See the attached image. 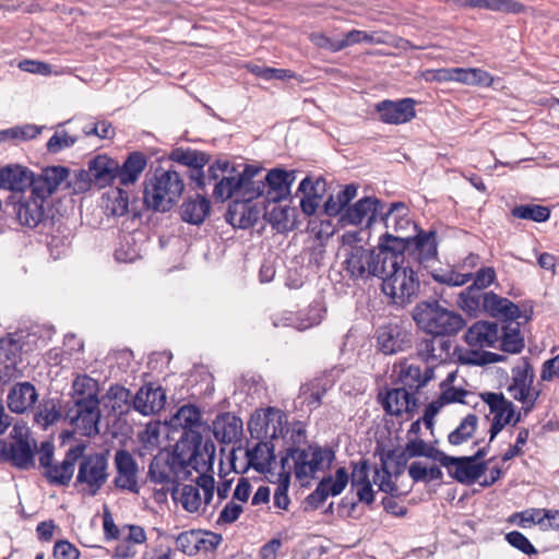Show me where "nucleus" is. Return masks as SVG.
<instances>
[{
	"mask_svg": "<svg viewBox=\"0 0 559 559\" xmlns=\"http://www.w3.org/2000/svg\"><path fill=\"white\" fill-rule=\"evenodd\" d=\"M472 348L495 347L499 341V328L495 322L478 321L464 335Z\"/></svg>",
	"mask_w": 559,
	"mask_h": 559,
	"instance_id": "obj_27",
	"label": "nucleus"
},
{
	"mask_svg": "<svg viewBox=\"0 0 559 559\" xmlns=\"http://www.w3.org/2000/svg\"><path fill=\"white\" fill-rule=\"evenodd\" d=\"M70 171L64 166L46 167L37 176L33 174L32 193L46 202L58 187L68 179Z\"/></svg>",
	"mask_w": 559,
	"mask_h": 559,
	"instance_id": "obj_20",
	"label": "nucleus"
},
{
	"mask_svg": "<svg viewBox=\"0 0 559 559\" xmlns=\"http://www.w3.org/2000/svg\"><path fill=\"white\" fill-rule=\"evenodd\" d=\"M383 211L384 205L378 199L367 197L348 207L343 219L352 225L366 224V226H370L378 216H382Z\"/></svg>",
	"mask_w": 559,
	"mask_h": 559,
	"instance_id": "obj_23",
	"label": "nucleus"
},
{
	"mask_svg": "<svg viewBox=\"0 0 559 559\" xmlns=\"http://www.w3.org/2000/svg\"><path fill=\"white\" fill-rule=\"evenodd\" d=\"M190 438L179 440L173 451L160 450L148 466L147 479L162 486L163 496H166L165 491L175 495L179 483L192 478L197 473L204 501L209 503L214 497L215 481L207 472L213 468L216 448L211 439L201 444L198 435L192 433Z\"/></svg>",
	"mask_w": 559,
	"mask_h": 559,
	"instance_id": "obj_1",
	"label": "nucleus"
},
{
	"mask_svg": "<svg viewBox=\"0 0 559 559\" xmlns=\"http://www.w3.org/2000/svg\"><path fill=\"white\" fill-rule=\"evenodd\" d=\"M377 348L384 355H395L412 347V333L399 322L380 325L376 331Z\"/></svg>",
	"mask_w": 559,
	"mask_h": 559,
	"instance_id": "obj_15",
	"label": "nucleus"
},
{
	"mask_svg": "<svg viewBox=\"0 0 559 559\" xmlns=\"http://www.w3.org/2000/svg\"><path fill=\"white\" fill-rule=\"evenodd\" d=\"M349 476L344 467L335 472V477H323L317 488L307 497V502L314 509H318L329 496L340 495L348 484Z\"/></svg>",
	"mask_w": 559,
	"mask_h": 559,
	"instance_id": "obj_22",
	"label": "nucleus"
},
{
	"mask_svg": "<svg viewBox=\"0 0 559 559\" xmlns=\"http://www.w3.org/2000/svg\"><path fill=\"white\" fill-rule=\"evenodd\" d=\"M140 212H134L122 223L120 241L115 250V259L120 263H133L140 258L139 246Z\"/></svg>",
	"mask_w": 559,
	"mask_h": 559,
	"instance_id": "obj_16",
	"label": "nucleus"
},
{
	"mask_svg": "<svg viewBox=\"0 0 559 559\" xmlns=\"http://www.w3.org/2000/svg\"><path fill=\"white\" fill-rule=\"evenodd\" d=\"M211 202L207 198L197 194L189 198L180 206L181 219L192 225H201L210 215Z\"/></svg>",
	"mask_w": 559,
	"mask_h": 559,
	"instance_id": "obj_35",
	"label": "nucleus"
},
{
	"mask_svg": "<svg viewBox=\"0 0 559 559\" xmlns=\"http://www.w3.org/2000/svg\"><path fill=\"white\" fill-rule=\"evenodd\" d=\"M406 453L408 456L412 457H427L435 462H439L441 464V461L443 460L445 453L438 450L433 445L427 443L420 438H408V441L405 445Z\"/></svg>",
	"mask_w": 559,
	"mask_h": 559,
	"instance_id": "obj_47",
	"label": "nucleus"
},
{
	"mask_svg": "<svg viewBox=\"0 0 559 559\" xmlns=\"http://www.w3.org/2000/svg\"><path fill=\"white\" fill-rule=\"evenodd\" d=\"M506 540L518 550L525 555L537 554L536 548L532 545L528 538L519 531H512L506 535Z\"/></svg>",
	"mask_w": 559,
	"mask_h": 559,
	"instance_id": "obj_59",
	"label": "nucleus"
},
{
	"mask_svg": "<svg viewBox=\"0 0 559 559\" xmlns=\"http://www.w3.org/2000/svg\"><path fill=\"white\" fill-rule=\"evenodd\" d=\"M252 437L264 439L283 438L287 448L302 449L307 444L306 428L301 423H294L287 427L286 415L274 407H269L262 416L251 419L248 424Z\"/></svg>",
	"mask_w": 559,
	"mask_h": 559,
	"instance_id": "obj_5",
	"label": "nucleus"
},
{
	"mask_svg": "<svg viewBox=\"0 0 559 559\" xmlns=\"http://www.w3.org/2000/svg\"><path fill=\"white\" fill-rule=\"evenodd\" d=\"M294 210L289 206L274 203L271 210H266L264 218L272 225L277 233H284L293 228L292 219Z\"/></svg>",
	"mask_w": 559,
	"mask_h": 559,
	"instance_id": "obj_43",
	"label": "nucleus"
},
{
	"mask_svg": "<svg viewBox=\"0 0 559 559\" xmlns=\"http://www.w3.org/2000/svg\"><path fill=\"white\" fill-rule=\"evenodd\" d=\"M43 128L36 124L26 123L0 130V145L7 142L17 143L37 138Z\"/></svg>",
	"mask_w": 559,
	"mask_h": 559,
	"instance_id": "obj_46",
	"label": "nucleus"
},
{
	"mask_svg": "<svg viewBox=\"0 0 559 559\" xmlns=\"http://www.w3.org/2000/svg\"><path fill=\"white\" fill-rule=\"evenodd\" d=\"M519 319H508L502 325L501 349L510 354H518L524 347Z\"/></svg>",
	"mask_w": 559,
	"mask_h": 559,
	"instance_id": "obj_41",
	"label": "nucleus"
},
{
	"mask_svg": "<svg viewBox=\"0 0 559 559\" xmlns=\"http://www.w3.org/2000/svg\"><path fill=\"white\" fill-rule=\"evenodd\" d=\"M488 447L479 448L471 456L444 455L441 465L459 483L465 485L474 484L486 471L487 462H479L487 454Z\"/></svg>",
	"mask_w": 559,
	"mask_h": 559,
	"instance_id": "obj_12",
	"label": "nucleus"
},
{
	"mask_svg": "<svg viewBox=\"0 0 559 559\" xmlns=\"http://www.w3.org/2000/svg\"><path fill=\"white\" fill-rule=\"evenodd\" d=\"M478 417L475 414H468L462 419L460 425L449 433L448 441L452 445H460L469 440L476 431Z\"/></svg>",
	"mask_w": 559,
	"mask_h": 559,
	"instance_id": "obj_49",
	"label": "nucleus"
},
{
	"mask_svg": "<svg viewBox=\"0 0 559 559\" xmlns=\"http://www.w3.org/2000/svg\"><path fill=\"white\" fill-rule=\"evenodd\" d=\"M33 174L17 164L0 167V189L9 190L12 194L25 193L32 189Z\"/></svg>",
	"mask_w": 559,
	"mask_h": 559,
	"instance_id": "obj_24",
	"label": "nucleus"
},
{
	"mask_svg": "<svg viewBox=\"0 0 559 559\" xmlns=\"http://www.w3.org/2000/svg\"><path fill=\"white\" fill-rule=\"evenodd\" d=\"M45 203L44 199L33 194L32 189H29L25 193L11 194L7 201V206L12 207L11 213L15 215L21 225L34 228L46 216Z\"/></svg>",
	"mask_w": 559,
	"mask_h": 559,
	"instance_id": "obj_13",
	"label": "nucleus"
},
{
	"mask_svg": "<svg viewBox=\"0 0 559 559\" xmlns=\"http://www.w3.org/2000/svg\"><path fill=\"white\" fill-rule=\"evenodd\" d=\"M86 450L85 443L72 445L66 452L61 463L53 464L44 472V477L50 485L68 486L74 475L75 465Z\"/></svg>",
	"mask_w": 559,
	"mask_h": 559,
	"instance_id": "obj_17",
	"label": "nucleus"
},
{
	"mask_svg": "<svg viewBox=\"0 0 559 559\" xmlns=\"http://www.w3.org/2000/svg\"><path fill=\"white\" fill-rule=\"evenodd\" d=\"M105 207L110 215H124L129 209L128 193L121 188H116L108 194Z\"/></svg>",
	"mask_w": 559,
	"mask_h": 559,
	"instance_id": "obj_53",
	"label": "nucleus"
},
{
	"mask_svg": "<svg viewBox=\"0 0 559 559\" xmlns=\"http://www.w3.org/2000/svg\"><path fill=\"white\" fill-rule=\"evenodd\" d=\"M407 213L405 203L393 202L386 211H383L381 221L384 222L388 229L392 228L397 235H403V231L412 226Z\"/></svg>",
	"mask_w": 559,
	"mask_h": 559,
	"instance_id": "obj_38",
	"label": "nucleus"
},
{
	"mask_svg": "<svg viewBox=\"0 0 559 559\" xmlns=\"http://www.w3.org/2000/svg\"><path fill=\"white\" fill-rule=\"evenodd\" d=\"M245 170H250V178L248 185H242L240 195L246 202L259 198L262 194L266 195V185L264 180H254V177L260 173V169L250 165L245 167Z\"/></svg>",
	"mask_w": 559,
	"mask_h": 559,
	"instance_id": "obj_51",
	"label": "nucleus"
},
{
	"mask_svg": "<svg viewBox=\"0 0 559 559\" xmlns=\"http://www.w3.org/2000/svg\"><path fill=\"white\" fill-rule=\"evenodd\" d=\"M52 556L55 559H79L80 550L69 540L61 539L56 542Z\"/></svg>",
	"mask_w": 559,
	"mask_h": 559,
	"instance_id": "obj_63",
	"label": "nucleus"
},
{
	"mask_svg": "<svg viewBox=\"0 0 559 559\" xmlns=\"http://www.w3.org/2000/svg\"><path fill=\"white\" fill-rule=\"evenodd\" d=\"M36 443L31 445L28 439L22 436L14 438L13 441L8 442V463L12 466L26 471L35 466V452Z\"/></svg>",
	"mask_w": 559,
	"mask_h": 559,
	"instance_id": "obj_29",
	"label": "nucleus"
},
{
	"mask_svg": "<svg viewBox=\"0 0 559 559\" xmlns=\"http://www.w3.org/2000/svg\"><path fill=\"white\" fill-rule=\"evenodd\" d=\"M451 343L443 336H426L416 345L417 355L427 364L437 365L450 357Z\"/></svg>",
	"mask_w": 559,
	"mask_h": 559,
	"instance_id": "obj_25",
	"label": "nucleus"
},
{
	"mask_svg": "<svg viewBox=\"0 0 559 559\" xmlns=\"http://www.w3.org/2000/svg\"><path fill=\"white\" fill-rule=\"evenodd\" d=\"M376 110L383 123L402 124L411 121L415 115V100L403 98L396 102L382 100L376 105Z\"/></svg>",
	"mask_w": 559,
	"mask_h": 559,
	"instance_id": "obj_19",
	"label": "nucleus"
},
{
	"mask_svg": "<svg viewBox=\"0 0 559 559\" xmlns=\"http://www.w3.org/2000/svg\"><path fill=\"white\" fill-rule=\"evenodd\" d=\"M174 421L176 425L181 426L183 428V433L179 440H183L185 438L191 439L190 435L195 433L200 437V443L205 444L206 440H203L199 428L202 426L201 421V413L199 408L194 405H183L181 406L175 417Z\"/></svg>",
	"mask_w": 559,
	"mask_h": 559,
	"instance_id": "obj_34",
	"label": "nucleus"
},
{
	"mask_svg": "<svg viewBox=\"0 0 559 559\" xmlns=\"http://www.w3.org/2000/svg\"><path fill=\"white\" fill-rule=\"evenodd\" d=\"M62 413L64 419L82 436L94 437L98 435L100 419L98 383L87 374L74 379L71 388L70 400L63 406L59 401L50 399L44 401L35 420L48 427L57 423Z\"/></svg>",
	"mask_w": 559,
	"mask_h": 559,
	"instance_id": "obj_2",
	"label": "nucleus"
},
{
	"mask_svg": "<svg viewBox=\"0 0 559 559\" xmlns=\"http://www.w3.org/2000/svg\"><path fill=\"white\" fill-rule=\"evenodd\" d=\"M185 189L180 175L173 167H157L143 190V202L147 209L167 212L178 202Z\"/></svg>",
	"mask_w": 559,
	"mask_h": 559,
	"instance_id": "obj_6",
	"label": "nucleus"
},
{
	"mask_svg": "<svg viewBox=\"0 0 559 559\" xmlns=\"http://www.w3.org/2000/svg\"><path fill=\"white\" fill-rule=\"evenodd\" d=\"M433 374V370L431 368H427L425 373H421V370L418 366L407 365L402 367L399 381L402 384V388H406L408 391L417 392L420 388H423Z\"/></svg>",
	"mask_w": 559,
	"mask_h": 559,
	"instance_id": "obj_40",
	"label": "nucleus"
},
{
	"mask_svg": "<svg viewBox=\"0 0 559 559\" xmlns=\"http://www.w3.org/2000/svg\"><path fill=\"white\" fill-rule=\"evenodd\" d=\"M74 486H82V492L94 497L108 479V460L103 453L84 454L79 459Z\"/></svg>",
	"mask_w": 559,
	"mask_h": 559,
	"instance_id": "obj_11",
	"label": "nucleus"
},
{
	"mask_svg": "<svg viewBox=\"0 0 559 559\" xmlns=\"http://www.w3.org/2000/svg\"><path fill=\"white\" fill-rule=\"evenodd\" d=\"M70 171L64 166L46 167L37 176L33 174L32 193L46 202L58 187L68 179Z\"/></svg>",
	"mask_w": 559,
	"mask_h": 559,
	"instance_id": "obj_21",
	"label": "nucleus"
},
{
	"mask_svg": "<svg viewBox=\"0 0 559 559\" xmlns=\"http://www.w3.org/2000/svg\"><path fill=\"white\" fill-rule=\"evenodd\" d=\"M392 474L394 473L391 468L381 466V471L378 468L374 471L373 481L378 484L381 491L394 495L397 492V486L391 479Z\"/></svg>",
	"mask_w": 559,
	"mask_h": 559,
	"instance_id": "obj_60",
	"label": "nucleus"
},
{
	"mask_svg": "<svg viewBox=\"0 0 559 559\" xmlns=\"http://www.w3.org/2000/svg\"><path fill=\"white\" fill-rule=\"evenodd\" d=\"M545 511L546 510L542 509H528L523 512H518L513 514V521H515L521 527H527L532 524H540L545 519Z\"/></svg>",
	"mask_w": 559,
	"mask_h": 559,
	"instance_id": "obj_61",
	"label": "nucleus"
},
{
	"mask_svg": "<svg viewBox=\"0 0 559 559\" xmlns=\"http://www.w3.org/2000/svg\"><path fill=\"white\" fill-rule=\"evenodd\" d=\"M22 361V344L20 341L8 337L0 340V366L5 376H12Z\"/></svg>",
	"mask_w": 559,
	"mask_h": 559,
	"instance_id": "obj_37",
	"label": "nucleus"
},
{
	"mask_svg": "<svg viewBox=\"0 0 559 559\" xmlns=\"http://www.w3.org/2000/svg\"><path fill=\"white\" fill-rule=\"evenodd\" d=\"M68 185L76 194L88 191L94 186L90 168L75 171Z\"/></svg>",
	"mask_w": 559,
	"mask_h": 559,
	"instance_id": "obj_57",
	"label": "nucleus"
},
{
	"mask_svg": "<svg viewBox=\"0 0 559 559\" xmlns=\"http://www.w3.org/2000/svg\"><path fill=\"white\" fill-rule=\"evenodd\" d=\"M169 158L173 162L192 168L190 174L191 181L195 182L199 189L205 188L206 181L203 167L210 162V156L206 153L193 148L178 147L170 153Z\"/></svg>",
	"mask_w": 559,
	"mask_h": 559,
	"instance_id": "obj_18",
	"label": "nucleus"
},
{
	"mask_svg": "<svg viewBox=\"0 0 559 559\" xmlns=\"http://www.w3.org/2000/svg\"><path fill=\"white\" fill-rule=\"evenodd\" d=\"M289 480V472H280V485L275 489L273 503L276 508L282 510H286L290 503L287 495Z\"/></svg>",
	"mask_w": 559,
	"mask_h": 559,
	"instance_id": "obj_56",
	"label": "nucleus"
},
{
	"mask_svg": "<svg viewBox=\"0 0 559 559\" xmlns=\"http://www.w3.org/2000/svg\"><path fill=\"white\" fill-rule=\"evenodd\" d=\"M484 402L488 405L493 418L511 423L514 416V408L512 402L504 399L502 394L485 393L483 394Z\"/></svg>",
	"mask_w": 559,
	"mask_h": 559,
	"instance_id": "obj_44",
	"label": "nucleus"
},
{
	"mask_svg": "<svg viewBox=\"0 0 559 559\" xmlns=\"http://www.w3.org/2000/svg\"><path fill=\"white\" fill-rule=\"evenodd\" d=\"M484 310L495 318H501L503 321L522 318L520 308L515 304L492 292L485 294Z\"/></svg>",
	"mask_w": 559,
	"mask_h": 559,
	"instance_id": "obj_33",
	"label": "nucleus"
},
{
	"mask_svg": "<svg viewBox=\"0 0 559 559\" xmlns=\"http://www.w3.org/2000/svg\"><path fill=\"white\" fill-rule=\"evenodd\" d=\"M259 442L247 450V459L250 467L259 473L266 472L275 461L274 448L271 439L258 438Z\"/></svg>",
	"mask_w": 559,
	"mask_h": 559,
	"instance_id": "obj_32",
	"label": "nucleus"
},
{
	"mask_svg": "<svg viewBox=\"0 0 559 559\" xmlns=\"http://www.w3.org/2000/svg\"><path fill=\"white\" fill-rule=\"evenodd\" d=\"M391 242L385 239V234L380 237L379 243L373 249L362 246H350L346 249L343 262L344 270L354 280H366L370 276L379 277L385 272V262L391 263Z\"/></svg>",
	"mask_w": 559,
	"mask_h": 559,
	"instance_id": "obj_4",
	"label": "nucleus"
},
{
	"mask_svg": "<svg viewBox=\"0 0 559 559\" xmlns=\"http://www.w3.org/2000/svg\"><path fill=\"white\" fill-rule=\"evenodd\" d=\"M199 536L201 531H186L180 533L176 538L177 549L188 556H194L198 554Z\"/></svg>",
	"mask_w": 559,
	"mask_h": 559,
	"instance_id": "obj_55",
	"label": "nucleus"
},
{
	"mask_svg": "<svg viewBox=\"0 0 559 559\" xmlns=\"http://www.w3.org/2000/svg\"><path fill=\"white\" fill-rule=\"evenodd\" d=\"M392 251L391 263L385 262V272L379 277L382 278V292L389 296L393 304L406 306L417 298L420 282L417 272L411 261Z\"/></svg>",
	"mask_w": 559,
	"mask_h": 559,
	"instance_id": "obj_3",
	"label": "nucleus"
},
{
	"mask_svg": "<svg viewBox=\"0 0 559 559\" xmlns=\"http://www.w3.org/2000/svg\"><path fill=\"white\" fill-rule=\"evenodd\" d=\"M266 200L277 203L285 199L295 181V171H287L281 168L271 169L265 178Z\"/></svg>",
	"mask_w": 559,
	"mask_h": 559,
	"instance_id": "obj_26",
	"label": "nucleus"
},
{
	"mask_svg": "<svg viewBox=\"0 0 559 559\" xmlns=\"http://www.w3.org/2000/svg\"><path fill=\"white\" fill-rule=\"evenodd\" d=\"M88 168L94 186L99 189L112 185L116 180L121 186L134 183L140 174V151L130 153L122 165L106 154H99L88 162Z\"/></svg>",
	"mask_w": 559,
	"mask_h": 559,
	"instance_id": "obj_9",
	"label": "nucleus"
},
{
	"mask_svg": "<svg viewBox=\"0 0 559 559\" xmlns=\"http://www.w3.org/2000/svg\"><path fill=\"white\" fill-rule=\"evenodd\" d=\"M412 318L420 330L435 336L454 335L465 325L459 313L442 307L438 300L418 302L412 311Z\"/></svg>",
	"mask_w": 559,
	"mask_h": 559,
	"instance_id": "obj_8",
	"label": "nucleus"
},
{
	"mask_svg": "<svg viewBox=\"0 0 559 559\" xmlns=\"http://www.w3.org/2000/svg\"><path fill=\"white\" fill-rule=\"evenodd\" d=\"M472 277V274H462L453 270L444 271L433 274L435 281L449 286H462L466 284Z\"/></svg>",
	"mask_w": 559,
	"mask_h": 559,
	"instance_id": "obj_62",
	"label": "nucleus"
},
{
	"mask_svg": "<svg viewBox=\"0 0 559 559\" xmlns=\"http://www.w3.org/2000/svg\"><path fill=\"white\" fill-rule=\"evenodd\" d=\"M385 239L391 242V250L405 257L407 261L426 265L436 260L438 254L437 233L435 230H419L416 236L393 235L385 233Z\"/></svg>",
	"mask_w": 559,
	"mask_h": 559,
	"instance_id": "obj_10",
	"label": "nucleus"
},
{
	"mask_svg": "<svg viewBox=\"0 0 559 559\" xmlns=\"http://www.w3.org/2000/svg\"><path fill=\"white\" fill-rule=\"evenodd\" d=\"M382 406L391 415H401L402 413L413 412L417 406V402L413 392L401 386L386 392Z\"/></svg>",
	"mask_w": 559,
	"mask_h": 559,
	"instance_id": "obj_31",
	"label": "nucleus"
},
{
	"mask_svg": "<svg viewBox=\"0 0 559 559\" xmlns=\"http://www.w3.org/2000/svg\"><path fill=\"white\" fill-rule=\"evenodd\" d=\"M334 452L318 444H307L304 449L287 448L281 459V472H294L299 481H308L316 477L318 472L330 467L334 460Z\"/></svg>",
	"mask_w": 559,
	"mask_h": 559,
	"instance_id": "obj_7",
	"label": "nucleus"
},
{
	"mask_svg": "<svg viewBox=\"0 0 559 559\" xmlns=\"http://www.w3.org/2000/svg\"><path fill=\"white\" fill-rule=\"evenodd\" d=\"M142 415H151L160 412L166 404V392L162 385L154 382H145L142 385Z\"/></svg>",
	"mask_w": 559,
	"mask_h": 559,
	"instance_id": "obj_39",
	"label": "nucleus"
},
{
	"mask_svg": "<svg viewBox=\"0 0 559 559\" xmlns=\"http://www.w3.org/2000/svg\"><path fill=\"white\" fill-rule=\"evenodd\" d=\"M250 170H242L236 174L233 166L229 168V173L224 174L223 177L215 182L213 195L216 200L226 201L230 199L235 193L240 194L242 185H248V178H250Z\"/></svg>",
	"mask_w": 559,
	"mask_h": 559,
	"instance_id": "obj_30",
	"label": "nucleus"
},
{
	"mask_svg": "<svg viewBox=\"0 0 559 559\" xmlns=\"http://www.w3.org/2000/svg\"><path fill=\"white\" fill-rule=\"evenodd\" d=\"M485 294L480 289L467 287L460 294V307L469 314H475L481 307L484 308Z\"/></svg>",
	"mask_w": 559,
	"mask_h": 559,
	"instance_id": "obj_54",
	"label": "nucleus"
},
{
	"mask_svg": "<svg viewBox=\"0 0 559 559\" xmlns=\"http://www.w3.org/2000/svg\"><path fill=\"white\" fill-rule=\"evenodd\" d=\"M534 371L531 365L523 360L512 369V379L508 385L509 394L522 403V409L525 414L530 413L539 396V391L532 388Z\"/></svg>",
	"mask_w": 559,
	"mask_h": 559,
	"instance_id": "obj_14",
	"label": "nucleus"
},
{
	"mask_svg": "<svg viewBox=\"0 0 559 559\" xmlns=\"http://www.w3.org/2000/svg\"><path fill=\"white\" fill-rule=\"evenodd\" d=\"M167 423L160 420H150L145 424V430L142 431V449L154 450L160 445L162 439L168 436Z\"/></svg>",
	"mask_w": 559,
	"mask_h": 559,
	"instance_id": "obj_45",
	"label": "nucleus"
},
{
	"mask_svg": "<svg viewBox=\"0 0 559 559\" xmlns=\"http://www.w3.org/2000/svg\"><path fill=\"white\" fill-rule=\"evenodd\" d=\"M213 431L217 440L230 443L241 435L242 421L229 413L223 414L213 421Z\"/></svg>",
	"mask_w": 559,
	"mask_h": 559,
	"instance_id": "obj_36",
	"label": "nucleus"
},
{
	"mask_svg": "<svg viewBox=\"0 0 559 559\" xmlns=\"http://www.w3.org/2000/svg\"><path fill=\"white\" fill-rule=\"evenodd\" d=\"M412 456L406 453V448L389 450L381 454L380 461L383 468H391L395 476L401 475Z\"/></svg>",
	"mask_w": 559,
	"mask_h": 559,
	"instance_id": "obj_52",
	"label": "nucleus"
},
{
	"mask_svg": "<svg viewBox=\"0 0 559 559\" xmlns=\"http://www.w3.org/2000/svg\"><path fill=\"white\" fill-rule=\"evenodd\" d=\"M78 139L70 135L68 132H56L47 142V150L49 153H59L60 151L71 147L76 143Z\"/></svg>",
	"mask_w": 559,
	"mask_h": 559,
	"instance_id": "obj_58",
	"label": "nucleus"
},
{
	"mask_svg": "<svg viewBox=\"0 0 559 559\" xmlns=\"http://www.w3.org/2000/svg\"><path fill=\"white\" fill-rule=\"evenodd\" d=\"M512 216L520 219H528L544 223L550 217V209L538 204H521L511 210Z\"/></svg>",
	"mask_w": 559,
	"mask_h": 559,
	"instance_id": "obj_50",
	"label": "nucleus"
},
{
	"mask_svg": "<svg viewBox=\"0 0 559 559\" xmlns=\"http://www.w3.org/2000/svg\"><path fill=\"white\" fill-rule=\"evenodd\" d=\"M370 465L367 460H361L353 465L350 474V486L355 487L360 484L369 483Z\"/></svg>",
	"mask_w": 559,
	"mask_h": 559,
	"instance_id": "obj_64",
	"label": "nucleus"
},
{
	"mask_svg": "<svg viewBox=\"0 0 559 559\" xmlns=\"http://www.w3.org/2000/svg\"><path fill=\"white\" fill-rule=\"evenodd\" d=\"M357 187L347 185L336 195H330L324 203V212L329 216L338 215L342 210L356 197Z\"/></svg>",
	"mask_w": 559,
	"mask_h": 559,
	"instance_id": "obj_48",
	"label": "nucleus"
},
{
	"mask_svg": "<svg viewBox=\"0 0 559 559\" xmlns=\"http://www.w3.org/2000/svg\"><path fill=\"white\" fill-rule=\"evenodd\" d=\"M197 485H185L181 490L179 491V487L175 491V495H173L174 499L177 500L182 508L190 512H198L204 503L207 506L209 503H205L204 497L201 498L200 489H202L201 486L198 484V477L195 478Z\"/></svg>",
	"mask_w": 559,
	"mask_h": 559,
	"instance_id": "obj_42",
	"label": "nucleus"
},
{
	"mask_svg": "<svg viewBox=\"0 0 559 559\" xmlns=\"http://www.w3.org/2000/svg\"><path fill=\"white\" fill-rule=\"evenodd\" d=\"M36 388L31 382H19L12 386L8 394V407L15 414H23L37 402Z\"/></svg>",
	"mask_w": 559,
	"mask_h": 559,
	"instance_id": "obj_28",
	"label": "nucleus"
}]
</instances>
